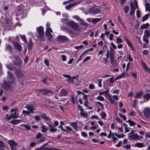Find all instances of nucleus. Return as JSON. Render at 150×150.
I'll return each instance as SVG.
<instances>
[{"label":"nucleus","mask_w":150,"mask_h":150,"mask_svg":"<svg viewBox=\"0 0 150 150\" xmlns=\"http://www.w3.org/2000/svg\"><path fill=\"white\" fill-rule=\"evenodd\" d=\"M37 33L39 34L38 37V39L40 41H43L44 38V28L42 26L37 27L36 28Z\"/></svg>","instance_id":"1"},{"label":"nucleus","mask_w":150,"mask_h":150,"mask_svg":"<svg viewBox=\"0 0 150 150\" xmlns=\"http://www.w3.org/2000/svg\"><path fill=\"white\" fill-rule=\"evenodd\" d=\"M25 108L27 109L32 114L34 113V110H37L36 105L35 103L31 104H27Z\"/></svg>","instance_id":"2"},{"label":"nucleus","mask_w":150,"mask_h":150,"mask_svg":"<svg viewBox=\"0 0 150 150\" xmlns=\"http://www.w3.org/2000/svg\"><path fill=\"white\" fill-rule=\"evenodd\" d=\"M67 24L69 26L75 31H78L80 29L79 27V25L77 23L73 21L68 22Z\"/></svg>","instance_id":"3"},{"label":"nucleus","mask_w":150,"mask_h":150,"mask_svg":"<svg viewBox=\"0 0 150 150\" xmlns=\"http://www.w3.org/2000/svg\"><path fill=\"white\" fill-rule=\"evenodd\" d=\"M57 40L58 42H64L68 41L69 39L65 36L59 35L57 38Z\"/></svg>","instance_id":"4"},{"label":"nucleus","mask_w":150,"mask_h":150,"mask_svg":"<svg viewBox=\"0 0 150 150\" xmlns=\"http://www.w3.org/2000/svg\"><path fill=\"white\" fill-rule=\"evenodd\" d=\"M8 74L7 79L8 81L10 83H13L16 79L14 76L9 71H8Z\"/></svg>","instance_id":"5"},{"label":"nucleus","mask_w":150,"mask_h":150,"mask_svg":"<svg viewBox=\"0 0 150 150\" xmlns=\"http://www.w3.org/2000/svg\"><path fill=\"white\" fill-rule=\"evenodd\" d=\"M143 113L145 117L150 118V108L147 107L144 108Z\"/></svg>","instance_id":"6"},{"label":"nucleus","mask_w":150,"mask_h":150,"mask_svg":"<svg viewBox=\"0 0 150 150\" xmlns=\"http://www.w3.org/2000/svg\"><path fill=\"white\" fill-rule=\"evenodd\" d=\"M8 143L9 144L11 150H15V147L18 145L17 143L13 140H8Z\"/></svg>","instance_id":"7"},{"label":"nucleus","mask_w":150,"mask_h":150,"mask_svg":"<svg viewBox=\"0 0 150 150\" xmlns=\"http://www.w3.org/2000/svg\"><path fill=\"white\" fill-rule=\"evenodd\" d=\"M15 74L16 76L20 78L23 77L24 76V74L23 72L18 69H17L16 70Z\"/></svg>","instance_id":"8"},{"label":"nucleus","mask_w":150,"mask_h":150,"mask_svg":"<svg viewBox=\"0 0 150 150\" xmlns=\"http://www.w3.org/2000/svg\"><path fill=\"white\" fill-rule=\"evenodd\" d=\"M141 137V136L138 135L137 134L134 135H132L128 136V139L130 140H136L138 139H139Z\"/></svg>","instance_id":"9"},{"label":"nucleus","mask_w":150,"mask_h":150,"mask_svg":"<svg viewBox=\"0 0 150 150\" xmlns=\"http://www.w3.org/2000/svg\"><path fill=\"white\" fill-rule=\"evenodd\" d=\"M13 48L9 44H6L5 45V50L9 53H12L13 51Z\"/></svg>","instance_id":"10"},{"label":"nucleus","mask_w":150,"mask_h":150,"mask_svg":"<svg viewBox=\"0 0 150 150\" xmlns=\"http://www.w3.org/2000/svg\"><path fill=\"white\" fill-rule=\"evenodd\" d=\"M15 60L13 62L14 65L17 66H20L21 64V59L17 56L15 57Z\"/></svg>","instance_id":"11"},{"label":"nucleus","mask_w":150,"mask_h":150,"mask_svg":"<svg viewBox=\"0 0 150 150\" xmlns=\"http://www.w3.org/2000/svg\"><path fill=\"white\" fill-rule=\"evenodd\" d=\"M36 92H37L38 93H39L38 92V91L43 94H46L47 93H51L52 92L51 91L48 90L36 89Z\"/></svg>","instance_id":"12"},{"label":"nucleus","mask_w":150,"mask_h":150,"mask_svg":"<svg viewBox=\"0 0 150 150\" xmlns=\"http://www.w3.org/2000/svg\"><path fill=\"white\" fill-rule=\"evenodd\" d=\"M13 46L16 49L19 51H21L22 50V47L18 42H14L13 43Z\"/></svg>","instance_id":"13"},{"label":"nucleus","mask_w":150,"mask_h":150,"mask_svg":"<svg viewBox=\"0 0 150 150\" xmlns=\"http://www.w3.org/2000/svg\"><path fill=\"white\" fill-rule=\"evenodd\" d=\"M19 117L18 115L16 114V113L15 112L13 114H10L9 116L7 118L8 120H10L12 118H16Z\"/></svg>","instance_id":"14"},{"label":"nucleus","mask_w":150,"mask_h":150,"mask_svg":"<svg viewBox=\"0 0 150 150\" xmlns=\"http://www.w3.org/2000/svg\"><path fill=\"white\" fill-rule=\"evenodd\" d=\"M22 121V120H21L13 119L11 120L10 122L13 125H16Z\"/></svg>","instance_id":"15"},{"label":"nucleus","mask_w":150,"mask_h":150,"mask_svg":"<svg viewBox=\"0 0 150 150\" xmlns=\"http://www.w3.org/2000/svg\"><path fill=\"white\" fill-rule=\"evenodd\" d=\"M62 29L64 31L68 33H72V30L69 28L65 26H62Z\"/></svg>","instance_id":"16"},{"label":"nucleus","mask_w":150,"mask_h":150,"mask_svg":"<svg viewBox=\"0 0 150 150\" xmlns=\"http://www.w3.org/2000/svg\"><path fill=\"white\" fill-rule=\"evenodd\" d=\"M67 92L64 89H62L60 91V92L59 94V96H65L67 95Z\"/></svg>","instance_id":"17"},{"label":"nucleus","mask_w":150,"mask_h":150,"mask_svg":"<svg viewBox=\"0 0 150 150\" xmlns=\"http://www.w3.org/2000/svg\"><path fill=\"white\" fill-rule=\"evenodd\" d=\"M76 3H74L70 4L67 5L65 6L66 9L68 10H70V8L76 5Z\"/></svg>","instance_id":"18"},{"label":"nucleus","mask_w":150,"mask_h":150,"mask_svg":"<svg viewBox=\"0 0 150 150\" xmlns=\"http://www.w3.org/2000/svg\"><path fill=\"white\" fill-rule=\"evenodd\" d=\"M46 36L47 39L50 41L53 36L50 33H46Z\"/></svg>","instance_id":"19"},{"label":"nucleus","mask_w":150,"mask_h":150,"mask_svg":"<svg viewBox=\"0 0 150 150\" xmlns=\"http://www.w3.org/2000/svg\"><path fill=\"white\" fill-rule=\"evenodd\" d=\"M33 46V43H32V40L31 39H30L29 40L27 46L28 48L30 50L32 48Z\"/></svg>","instance_id":"20"},{"label":"nucleus","mask_w":150,"mask_h":150,"mask_svg":"<svg viewBox=\"0 0 150 150\" xmlns=\"http://www.w3.org/2000/svg\"><path fill=\"white\" fill-rule=\"evenodd\" d=\"M102 19V18H95L92 19L91 22L93 24H96L99 22Z\"/></svg>","instance_id":"21"},{"label":"nucleus","mask_w":150,"mask_h":150,"mask_svg":"<svg viewBox=\"0 0 150 150\" xmlns=\"http://www.w3.org/2000/svg\"><path fill=\"white\" fill-rule=\"evenodd\" d=\"M110 60L111 64L113 63L115 61L114 55L112 52L110 53Z\"/></svg>","instance_id":"22"},{"label":"nucleus","mask_w":150,"mask_h":150,"mask_svg":"<svg viewBox=\"0 0 150 150\" xmlns=\"http://www.w3.org/2000/svg\"><path fill=\"white\" fill-rule=\"evenodd\" d=\"M144 37L148 38L150 36V33L149 31L148 30H145L144 31Z\"/></svg>","instance_id":"23"},{"label":"nucleus","mask_w":150,"mask_h":150,"mask_svg":"<svg viewBox=\"0 0 150 150\" xmlns=\"http://www.w3.org/2000/svg\"><path fill=\"white\" fill-rule=\"evenodd\" d=\"M3 86L6 89H8L10 88L9 83L7 82H5L4 83Z\"/></svg>","instance_id":"24"},{"label":"nucleus","mask_w":150,"mask_h":150,"mask_svg":"<svg viewBox=\"0 0 150 150\" xmlns=\"http://www.w3.org/2000/svg\"><path fill=\"white\" fill-rule=\"evenodd\" d=\"M135 146L136 147L141 148L144 146L143 143L137 142L135 144Z\"/></svg>","instance_id":"25"},{"label":"nucleus","mask_w":150,"mask_h":150,"mask_svg":"<svg viewBox=\"0 0 150 150\" xmlns=\"http://www.w3.org/2000/svg\"><path fill=\"white\" fill-rule=\"evenodd\" d=\"M149 25L148 23H146L145 24H143L140 26V28L141 29L146 28L148 27Z\"/></svg>","instance_id":"26"},{"label":"nucleus","mask_w":150,"mask_h":150,"mask_svg":"<svg viewBox=\"0 0 150 150\" xmlns=\"http://www.w3.org/2000/svg\"><path fill=\"white\" fill-rule=\"evenodd\" d=\"M19 35L21 39L25 43H26L27 42V40L25 36V35H22L21 34H19Z\"/></svg>","instance_id":"27"},{"label":"nucleus","mask_w":150,"mask_h":150,"mask_svg":"<svg viewBox=\"0 0 150 150\" xmlns=\"http://www.w3.org/2000/svg\"><path fill=\"white\" fill-rule=\"evenodd\" d=\"M143 93L141 92L137 93L134 97L135 98H137L140 97L142 95Z\"/></svg>","instance_id":"28"},{"label":"nucleus","mask_w":150,"mask_h":150,"mask_svg":"<svg viewBox=\"0 0 150 150\" xmlns=\"http://www.w3.org/2000/svg\"><path fill=\"white\" fill-rule=\"evenodd\" d=\"M149 14H147L143 17L142 19V22H144V21L147 20L149 17Z\"/></svg>","instance_id":"29"},{"label":"nucleus","mask_w":150,"mask_h":150,"mask_svg":"<svg viewBox=\"0 0 150 150\" xmlns=\"http://www.w3.org/2000/svg\"><path fill=\"white\" fill-rule=\"evenodd\" d=\"M126 122H129L130 126H134L136 124V123L134 122L133 121L130 120L126 121Z\"/></svg>","instance_id":"30"},{"label":"nucleus","mask_w":150,"mask_h":150,"mask_svg":"<svg viewBox=\"0 0 150 150\" xmlns=\"http://www.w3.org/2000/svg\"><path fill=\"white\" fill-rule=\"evenodd\" d=\"M71 125L75 129H77V124L76 122H72L71 123Z\"/></svg>","instance_id":"31"},{"label":"nucleus","mask_w":150,"mask_h":150,"mask_svg":"<svg viewBox=\"0 0 150 150\" xmlns=\"http://www.w3.org/2000/svg\"><path fill=\"white\" fill-rule=\"evenodd\" d=\"M131 10L129 13V14L130 16L133 15L135 13V10L132 8V7L131 6H130Z\"/></svg>","instance_id":"32"},{"label":"nucleus","mask_w":150,"mask_h":150,"mask_svg":"<svg viewBox=\"0 0 150 150\" xmlns=\"http://www.w3.org/2000/svg\"><path fill=\"white\" fill-rule=\"evenodd\" d=\"M80 24L83 26L86 27L88 25V24L84 21H82V20L81 21Z\"/></svg>","instance_id":"33"},{"label":"nucleus","mask_w":150,"mask_h":150,"mask_svg":"<svg viewBox=\"0 0 150 150\" xmlns=\"http://www.w3.org/2000/svg\"><path fill=\"white\" fill-rule=\"evenodd\" d=\"M100 115L102 117H101V118L105 119V118L106 116V114L105 112H100Z\"/></svg>","instance_id":"34"},{"label":"nucleus","mask_w":150,"mask_h":150,"mask_svg":"<svg viewBox=\"0 0 150 150\" xmlns=\"http://www.w3.org/2000/svg\"><path fill=\"white\" fill-rule=\"evenodd\" d=\"M129 6H125L124 8L125 12V13H128V11H129Z\"/></svg>","instance_id":"35"},{"label":"nucleus","mask_w":150,"mask_h":150,"mask_svg":"<svg viewBox=\"0 0 150 150\" xmlns=\"http://www.w3.org/2000/svg\"><path fill=\"white\" fill-rule=\"evenodd\" d=\"M116 43L117 44H118L119 43H122L123 42L122 40V39L120 38H116Z\"/></svg>","instance_id":"36"},{"label":"nucleus","mask_w":150,"mask_h":150,"mask_svg":"<svg viewBox=\"0 0 150 150\" xmlns=\"http://www.w3.org/2000/svg\"><path fill=\"white\" fill-rule=\"evenodd\" d=\"M144 98L145 100H148V99L150 98V94H147L144 96Z\"/></svg>","instance_id":"37"},{"label":"nucleus","mask_w":150,"mask_h":150,"mask_svg":"<svg viewBox=\"0 0 150 150\" xmlns=\"http://www.w3.org/2000/svg\"><path fill=\"white\" fill-rule=\"evenodd\" d=\"M130 6H131L132 8L135 10L138 7L137 4H136L134 5V4L133 3H130Z\"/></svg>","instance_id":"38"},{"label":"nucleus","mask_w":150,"mask_h":150,"mask_svg":"<svg viewBox=\"0 0 150 150\" xmlns=\"http://www.w3.org/2000/svg\"><path fill=\"white\" fill-rule=\"evenodd\" d=\"M42 130L41 131L42 132H46L47 131L48 129L47 128H46L45 127V126L43 125L42 127Z\"/></svg>","instance_id":"39"},{"label":"nucleus","mask_w":150,"mask_h":150,"mask_svg":"<svg viewBox=\"0 0 150 150\" xmlns=\"http://www.w3.org/2000/svg\"><path fill=\"white\" fill-rule=\"evenodd\" d=\"M66 81L68 82L69 83H74V80L71 79V77L70 78H69V79H67L66 80Z\"/></svg>","instance_id":"40"},{"label":"nucleus","mask_w":150,"mask_h":150,"mask_svg":"<svg viewBox=\"0 0 150 150\" xmlns=\"http://www.w3.org/2000/svg\"><path fill=\"white\" fill-rule=\"evenodd\" d=\"M145 6L146 9L148 10H150V4L148 3H146L145 4Z\"/></svg>","instance_id":"41"},{"label":"nucleus","mask_w":150,"mask_h":150,"mask_svg":"<svg viewBox=\"0 0 150 150\" xmlns=\"http://www.w3.org/2000/svg\"><path fill=\"white\" fill-rule=\"evenodd\" d=\"M100 11V10L99 9L96 8L93 10V12L94 14H96L99 13Z\"/></svg>","instance_id":"42"},{"label":"nucleus","mask_w":150,"mask_h":150,"mask_svg":"<svg viewBox=\"0 0 150 150\" xmlns=\"http://www.w3.org/2000/svg\"><path fill=\"white\" fill-rule=\"evenodd\" d=\"M97 99L100 101H104V97L100 96H98L97 97Z\"/></svg>","instance_id":"43"},{"label":"nucleus","mask_w":150,"mask_h":150,"mask_svg":"<svg viewBox=\"0 0 150 150\" xmlns=\"http://www.w3.org/2000/svg\"><path fill=\"white\" fill-rule=\"evenodd\" d=\"M46 33L53 32V31L50 27H47L46 28Z\"/></svg>","instance_id":"44"},{"label":"nucleus","mask_w":150,"mask_h":150,"mask_svg":"<svg viewBox=\"0 0 150 150\" xmlns=\"http://www.w3.org/2000/svg\"><path fill=\"white\" fill-rule=\"evenodd\" d=\"M106 89H107V91H106L103 92H99V94L100 95H103L104 93H108V92L109 91V89L108 88H106Z\"/></svg>","instance_id":"45"},{"label":"nucleus","mask_w":150,"mask_h":150,"mask_svg":"<svg viewBox=\"0 0 150 150\" xmlns=\"http://www.w3.org/2000/svg\"><path fill=\"white\" fill-rule=\"evenodd\" d=\"M129 115L134 116L135 115V112L134 110H132L131 112L128 114Z\"/></svg>","instance_id":"46"},{"label":"nucleus","mask_w":150,"mask_h":150,"mask_svg":"<svg viewBox=\"0 0 150 150\" xmlns=\"http://www.w3.org/2000/svg\"><path fill=\"white\" fill-rule=\"evenodd\" d=\"M46 150H59L58 149L53 148L46 147Z\"/></svg>","instance_id":"47"},{"label":"nucleus","mask_w":150,"mask_h":150,"mask_svg":"<svg viewBox=\"0 0 150 150\" xmlns=\"http://www.w3.org/2000/svg\"><path fill=\"white\" fill-rule=\"evenodd\" d=\"M80 114L83 117H86L87 116V113H83L82 112H80Z\"/></svg>","instance_id":"48"},{"label":"nucleus","mask_w":150,"mask_h":150,"mask_svg":"<svg viewBox=\"0 0 150 150\" xmlns=\"http://www.w3.org/2000/svg\"><path fill=\"white\" fill-rule=\"evenodd\" d=\"M118 114L119 115L122 117L124 120H126V117L125 115H123L120 113H119Z\"/></svg>","instance_id":"49"},{"label":"nucleus","mask_w":150,"mask_h":150,"mask_svg":"<svg viewBox=\"0 0 150 150\" xmlns=\"http://www.w3.org/2000/svg\"><path fill=\"white\" fill-rule=\"evenodd\" d=\"M91 58V57L88 56L85 59L83 60V63H84L85 62L89 60Z\"/></svg>","instance_id":"50"},{"label":"nucleus","mask_w":150,"mask_h":150,"mask_svg":"<svg viewBox=\"0 0 150 150\" xmlns=\"http://www.w3.org/2000/svg\"><path fill=\"white\" fill-rule=\"evenodd\" d=\"M136 15L137 18H139L140 17V12L139 10H137L136 11Z\"/></svg>","instance_id":"51"},{"label":"nucleus","mask_w":150,"mask_h":150,"mask_svg":"<svg viewBox=\"0 0 150 150\" xmlns=\"http://www.w3.org/2000/svg\"><path fill=\"white\" fill-rule=\"evenodd\" d=\"M58 127L61 129L62 131L67 132H68L67 131L66 129H64L62 126L60 125L58 126Z\"/></svg>","instance_id":"52"},{"label":"nucleus","mask_w":150,"mask_h":150,"mask_svg":"<svg viewBox=\"0 0 150 150\" xmlns=\"http://www.w3.org/2000/svg\"><path fill=\"white\" fill-rule=\"evenodd\" d=\"M30 112L29 111H26L25 110H23L22 111V113L24 114H26L27 115H29L30 114Z\"/></svg>","instance_id":"53"},{"label":"nucleus","mask_w":150,"mask_h":150,"mask_svg":"<svg viewBox=\"0 0 150 150\" xmlns=\"http://www.w3.org/2000/svg\"><path fill=\"white\" fill-rule=\"evenodd\" d=\"M145 55H146L149 53V51L147 50H144L142 52Z\"/></svg>","instance_id":"54"},{"label":"nucleus","mask_w":150,"mask_h":150,"mask_svg":"<svg viewBox=\"0 0 150 150\" xmlns=\"http://www.w3.org/2000/svg\"><path fill=\"white\" fill-rule=\"evenodd\" d=\"M42 136L41 133H38L36 135V138L37 139H38L40 138Z\"/></svg>","instance_id":"55"},{"label":"nucleus","mask_w":150,"mask_h":150,"mask_svg":"<svg viewBox=\"0 0 150 150\" xmlns=\"http://www.w3.org/2000/svg\"><path fill=\"white\" fill-rule=\"evenodd\" d=\"M5 147V144L2 141H0V147Z\"/></svg>","instance_id":"56"},{"label":"nucleus","mask_w":150,"mask_h":150,"mask_svg":"<svg viewBox=\"0 0 150 150\" xmlns=\"http://www.w3.org/2000/svg\"><path fill=\"white\" fill-rule=\"evenodd\" d=\"M50 131L52 133H53L56 132L57 131V129L54 128H50Z\"/></svg>","instance_id":"57"},{"label":"nucleus","mask_w":150,"mask_h":150,"mask_svg":"<svg viewBox=\"0 0 150 150\" xmlns=\"http://www.w3.org/2000/svg\"><path fill=\"white\" fill-rule=\"evenodd\" d=\"M141 63L142 66L143 67L144 69L147 67L146 66V64L143 61H141Z\"/></svg>","instance_id":"58"},{"label":"nucleus","mask_w":150,"mask_h":150,"mask_svg":"<svg viewBox=\"0 0 150 150\" xmlns=\"http://www.w3.org/2000/svg\"><path fill=\"white\" fill-rule=\"evenodd\" d=\"M108 100L109 102L112 103L114 104L115 102V101L112 98H108Z\"/></svg>","instance_id":"59"},{"label":"nucleus","mask_w":150,"mask_h":150,"mask_svg":"<svg viewBox=\"0 0 150 150\" xmlns=\"http://www.w3.org/2000/svg\"><path fill=\"white\" fill-rule=\"evenodd\" d=\"M103 59H104L103 62L105 64H107L108 61V59H107L106 58H103Z\"/></svg>","instance_id":"60"},{"label":"nucleus","mask_w":150,"mask_h":150,"mask_svg":"<svg viewBox=\"0 0 150 150\" xmlns=\"http://www.w3.org/2000/svg\"><path fill=\"white\" fill-rule=\"evenodd\" d=\"M143 40L146 43H148L149 42V40L144 37H143Z\"/></svg>","instance_id":"61"},{"label":"nucleus","mask_w":150,"mask_h":150,"mask_svg":"<svg viewBox=\"0 0 150 150\" xmlns=\"http://www.w3.org/2000/svg\"><path fill=\"white\" fill-rule=\"evenodd\" d=\"M78 107L79 108V110L81 111V112H83V111L84 110L81 106L79 105H78Z\"/></svg>","instance_id":"62"},{"label":"nucleus","mask_w":150,"mask_h":150,"mask_svg":"<svg viewBox=\"0 0 150 150\" xmlns=\"http://www.w3.org/2000/svg\"><path fill=\"white\" fill-rule=\"evenodd\" d=\"M62 60L63 61H65L66 60L67 57L65 55H62Z\"/></svg>","instance_id":"63"},{"label":"nucleus","mask_w":150,"mask_h":150,"mask_svg":"<svg viewBox=\"0 0 150 150\" xmlns=\"http://www.w3.org/2000/svg\"><path fill=\"white\" fill-rule=\"evenodd\" d=\"M46 150V147L45 148H42L41 146L40 148H36L35 149V150Z\"/></svg>","instance_id":"64"}]
</instances>
